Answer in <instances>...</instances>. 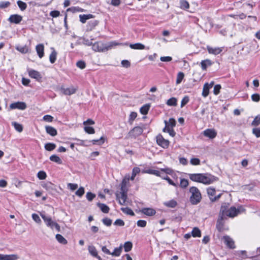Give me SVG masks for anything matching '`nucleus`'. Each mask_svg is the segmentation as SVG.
Wrapping results in <instances>:
<instances>
[{
    "label": "nucleus",
    "instance_id": "1",
    "mask_svg": "<svg viewBox=\"0 0 260 260\" xmlns=\"http://www.w3.org/2000/svg\"><path fill=\"white\" fill-rule=\"evenodd\" d=\"M122 43H119L116 41H112L105 44L102 42H97L92 44V50L97 52H105L108 51L112 48L121 45Z\"/></svg>",
    "mask_w": 260,
    "mask_h": 260
},
{
    "label": "nucleus",
    "instance_id": "33",
    "mask_svg": "<svg viewBox=\"0 0 260 260\" xmlns=\"http://www.w3.org/2000/svg\"><path fill=\"white\" fill-rule=\"evenodd\" d=\"M177 102L176 98H171L167 101L166 104L169 106H176L177 105Z\"/></svg>",
    "mask_w": 260,
    "mask_h": 260
},
{
    "label": "nucleus",
    "instance_id": "49",
    "mask_svg": "<svg viewBox=\"0 0 260 260\" xmlns=\"http://www.w3.org/2000/svg\"><path fill=\"white\" fill-rule=\"evenodd\" d=\"M84 188L83 187H80L75 192L76 196L81 197L84 193Z\"/></svg>",
    "mask_w": 260,
    "mask_h": 260
},
{
    "label": "nucleus",
    "instance_id": "14",
    "mask_svg": "<svg viewBox=\"0 0 260 260\" xmlns=\"http://www.w3.org/2000/svg\"><path fill=\"white\" fill-rule=\"evenodd\" d=\"M36 50L40 58L44 55V46L43 44H39L36 46Z\"/></svg>",
    "mask_w": 260,
    "mask_h": 260
},
{
    "label": "nucleus",
    "instance_id": "30",
    "mask_svg": "<svg viewBox=\"0 0 260 260\" xmlns=\"http://www.w3.org/2000/svg\"><path fill=\"white\" fill-rule=\"evenodd\" d=\"M56 239L57 241L62 244H66L68 243L67 240L61 235L56 234L55 236Z\"/></svg>",
    "mask_w": 260,
    "mask_h": 260
},
{
    "label": "nucleus",
    "instance_id": "13",
    "mask_svg": "<svg viewBox=\"0 0 260 260\" xmlns=\"http://www.w3.org/2000/svg\"><path fill=\"white\" fill-rule=\"evenodd\" d=\"M99 23L97 20H92L89 21L86 26V31H90L92 30Z\"/></svg>",
    "mask_w": 260,
    "mask_h": 260
},
{
    "label": "nucleus",
    "instance_id": "22",
    "mask_svg": "<svg viewBox=\"0 0 260 260\" xmlns=\"http://www.w3.org/2000/svg\"><path fill=\"white\" fill-rule=\"evenodd\" d=\"M88 249L91 255L99 258V259H101V257L100 256H98V251L94 246H88Z\"/></svg>",
    "mask_w": 260,
    "mask_h": 260
},
{
    "label": "nucleus",
    "instance_id": "47",
    "mask_svg": "<svg viewBox=\"0 0 260 260\" xmlns=\"http://www.w3.org/2000/svg\"><path fill=\"white\" fill-rule=\"evenodd\" d=\"M37 177L40 180H44L46 178L47 175L44 171H40L38 173Z\"/></svg>",
    "mask_w": 260,
    "mask_h": 260
},
{
    "label": "nucleus",
    "instance_id": "53",
    "mask_svg": "<svg viewBox=\"0 0 260 260\" xmlns=\"http://www.w3.org/2000/svg\"><path fill=\"white\" fill-rule=\"evenodd\" d=\"M67 186H68V187L69 188H70L72 191L76 190L78 187V185L77 184H74V183H69L67 184Z\"/></svg>",
    "mask_w": 260,
    "mask_h": 260
},
{
    "label": "nucleus",
    "instance_id": "25",
    "mask_svg": "<svg viewBox=\"0 0 260 260\" xmlns=\"http://www.w3.org/2000/svg\"><path fill=\"white\" fill-rule=\"evenodd\" d=\"M129 47L133 49H136V50H143L145 49V46L140 43L134 44H130Z\"/></svg>",
    "mask_w": 260,
    "mask_h": 260
},
{
    "label": "nucleus",
    "instance_id": "7",
    "mask_svg": "<svg viewBox=\"0 0 260 260\" xmlns=\"http://www.w3.org/2000/svg\"><path fill=\"white\" fill-rule=\"evenodd\" d=\"M188 176L192 181L203 183V173L189 174Z\"/></svg>",
    "mask_w": 260,
    "mask_h": 260
},
{
    "label": "nucleus",
    "instance_id": "45",
    "mask_svg": "<svg viewBox=\"0 0 260 260\" xmlns=\"http://www.w3.org/2000/svg\"><path fill=\"white\" fill-rule=\"evenodd\" d=\"M27 107V105L25 103L22 102H17V109L21 110H25Z\"/></svg>",
    "mask_w": 260,
    "mask_h": 260
},
{
    "label": "nucleus",
    "instance_id": "38",
    "mask_svg": "<svg viewBox=\"0 0 260 260\" xmlns=\"http://www.w3.org/2000/svg\"><path fill=\"white\" fill-rule=\"evenodd\" d=\"M50 160L55 162L58 164H62L61 159L58 156H57L56 155H52L50 156Z\"/></svg>",
    "mask_w": 260,
    "mask_h": 260
},
{
    "label": "nucleus",
    "instance_id": "32",
    "mask_svg": "<svg viewBox=\"0 0 260 260\" xmlns=\"http://www.w3.org/2000/svg\"><path fill=\"white\" fill-rule=\"evenodd\" d=\"M150 105L149 104H146V105H144V106H143L141 108H140V112L141 113V114H143V115H146V114H147L149 109H150Z\"/></svg>",
    "mask_w": 260,
    "mask_h": 260
},
{
    "label": "nucleus",
    "instance_id": "63",
    "mask_svg": "<svg viewBox=\"0 0 260 260\" xmlns=\"http://www.w3.org/2000/svg\"><path fill=\"white\" fill-rule=\"evenodd\" d=\"M252 133L257 137H260V128H254L252 129Z\"/></svg>",
    "mask_w": 260,
    "mask_h": 260
},
{
    "label": "nucleus",
    "instance_id": "54",
    "mask_svg": "<svg viewBox=\"0 0 260 260\" xmlns=\"http://www.w3.org/2000/svg\"><path fill=\"white\" fill-rule=\"evenodd\" d=\"M147 222L144 220H139L137 221V224L138 226L144 228L146 226Z\"/></svg>",
    "mask_w": 260,
    "mask_h": 260
},
{
    "label": "nucleus",
    "instance_id": "19",
    "mask_svg": "<svg viewBox=\"0 0 260 260\" xmlns=\"http://www.w3.org/2000/svg\"><path fill=\"white\" fill-rule=\"evenodd\" d=\"M207 50L209 53L213 54L214 55L219 54L222 50L221 48L215 47L212 48L209 46H207Z\"/></svg>",
    "mask_w": 260,
    "mask_h": 260
},
{
    "label": "nucleus",
    "instance_id": "15",
    "mask_svg": "<svg viewBox=\"0 0 260 260\" xmlns=\"http://www.w3.org/2000/svg\"><path fill=\"white\" fill-rule=\"evenodd\" d=\"M140 211L144 214L149 216H153L156 213L155 210L151 208H144Z\"/></svg>",
    "mask_w": 260,
    "mask_h": 260
},
{
    "label": "nucleus",
    "instance_id": "44",
    "mask_svg": "<svg viewBox=\"0 0 260 260\" xmlns=\"http://www.w3.org/2000/svg\"><path fill=\"white\" fill-rule=\"evenodd\" d=\"M189 5L188 3L184 0L180 1V8L182 9L186 10L189 8Z\"/></svg>",
    "mask_w": 260,
    "mask_h": 260
},
{
    "label": "nucleus",
    "instance_id": "41",
    "mask_svg": "<svg viewBox=\"0 0 260 260\" xmlns=\"http://www.w3.org/2000/svg\"><path fill=\"white\" fill-rule=\"evenodd\" d=\"M184 77V74L183 73L180 72L178 73L176 79V84H179L182 81Z\"/></svg>",
    "mask_w": 260,
    "mask_h": 260
},
{
    "label": "nucleus",
    "instance_id": "51",
    "mask_svg": "<svg viewBox=\"0 0 260 260\" xmlns=\"http://www.w3.org/2000/svg\"><path fill=\"white\" fill-rule=\"evenodd\" d=\"M84 131L88 134H93L95 133L94 129L92 127L90 126H85Z\"/></svg>",
    "mask_w": 260,
    "mask_h": 260
},
{
    "label": "nucleus",
    "instance_id": "24",
    "mask_svg": "<svg viewBox=\"0 0 260 260\" xmlns=\"http://www.w3.org/2000/svg\"><path fill=\"white\" fill-rule=\"evenodd\" d=\"M122 245H120L119 247L115 248L114 250V251L111 252V255L113 256H120L122 251Z\"/></svg>",
    "mask_w": 260,
    "mask_h": 260
},
{
    "label": "nucleus",
    "instance_id": "34",
    "mask_svg": "<svg viewBox=\"0 0 260 260\" xmlns=\"http://www.w3.org/2000/svg\"><path fill=\"white\" fill-rule=\"evenodd\" d=\"M98 206L103 212L106 213H108L109 211V208L106 205L102 203H99Z\"/></svg>",
    "mask_w": 260,
    "mask_h": 260
},
{
    "label": "nucleus",
    "instance_id": "62",
    "mask_svg": "<svg viewBox=\"0 0 260 260\" xmlns=\"http://www.w3.org/2000/svg\"><path fill=\"white\" fill-rule=\"evenodd\" d=\"M190 163L192 165H199L200 164V160L197 158H193L191 159Z\"/></svg>",
    "mask_w": 260,
    "mask_h": 260
},
{
    "label": "nucleus",
    "instance_id": "55",
    "mask_svg": "<svg viewBox=\"0 0 260 260\" xmlns=\"http://www.w3.org/2000/svg\"><path fill=\"white\" fill-rule=\"evenodd\" d=\"M32 218L33 220L36 221L38 223H40L41 222V220L39 216V215L37 214L34 213L32 214Z\"/></svg>",
    "mask_w": 260,
    "mask_h": 260
},
{
    "label": "nucleus",
    "instance_id": "43",
    "mask_svg": "<svg viewBox=\"0 0 260 260\" xmlns=\"http://www.w3.org/2000/svg\"><path fill=\"white\" fill-rule=\"evenodd\" d=\"M121 211L128 215L134 216L135 215L134 212L129 208L125 207V208H121Z\"/></svg>",
    "mask_w": 260,
    "mask_h": 260
},
{
    "label": "nucleus",
    "instance_id": "4",
    "mask_svg": "<svg viewBox=\"0 0 260 260\" xmlns=\"http://www.w3.org/2000/svg\"><path fill=\"white\" fill-rule=\"evenodd\" d=\"M143 132V127L141 126H136L128 132L125 137V139H136L137 137L140 136L142 134Z\"/></svg>",
    "mask_w": 260,
    "mask_h": 260
},
{
    "label": "nucleus",
    "instance_id": "56",
    "mask_svg": "<svg viewBox=\"0 0 260 260\" xmlns=\"http://www.w3.org/2000/svg\"><path fill=\"white\" fill-rule=\"evenodd\" d=\"M95 197V194L90 192H88L86 194V198L89 201H91Z\"/></svg>",
    "mask_w": 260,
    "mask_h": 260
},
{
    "label": "nucleus",
    "instance_id": "64",
    "mask_svg": "<svg viewBox=\"0 0 260 260\" xmlns=\"http://www.w3.org/2000/svg\"><path fill=\"white\" fill-rule=\"evenodd\" d=\"M43 120L49 122H51L53 121V117L49 115H46L43 117Z\"/></svg>",
    "mask_w": 260,
    "mask_h": 260
},
{
    "label": "nucleus",
    "instance_id": "20",
    "mask_svg": "<svg viewBox=\"0 0 260 260\" xmlns=\"http://www.w3.org/2000/svg\"><path fill=\"white\" fill-rule=\"evenodd\" d=\"M45 129L46 133L51 136H55L57 134L56 129L52 126H46Z\"/></svg>",
    "mask_w": 260,
    "mask_h": 260
},
{
    "label": "nucleus",
    "instance_id": "6",
    "mask_svg": "<svg viewBox=\"0 0 260 260\" xmlns=\"http://www.w3.org/2000/svg\"><path fill=\"white\" fill-rule=\"evenodd\" d=\"M207 191L208 195L210 198V200L212 202L216 201V200L219 199V198L220 197V194H218L217 196H215L216 190L214 188L211 187H208L207 189Z\"/></svg>",
    "mask_w": 260,
    "mask_h": 260
},
{
    "label": "nucleus",
    "instance_id": "27",
    "mask_svg": "<svg viewBox=\"0 0 260 260\" xmlns=\"http://www.w3.org/2000/svg\"><path fill=\"white\" fill-rule=\"evenodd\" d=\"M80 21L83 23H85L87 20L89 19L90 18H93V16L92 14H88V15H80L79 16Z\"/></svg>",
    "mask_w": 260,
    "mask_h": 260
},
{
    "label": "nucleus",
    "instance_id": "10",
    "mask_svg": "<svg viewBox=\"0 0 260 260\" xmlns=\"http://www.w3.org/2000/svg\"><path fill=\"white\" fill-rule=\"evenodd\" d=\"M204 135L210 139H214L217 136V132L214 129L209 128L205 130Z\"/></svg>",
    "mask_w": 260,
    "mask_h": 260
},
{
    "label": "nucleus",
    "instance_id": "9",
    "mask_svg": "<svg viewBox=\"0 0 260 260\" xmlns=\"http://www.w3.org/2000/svg\"><path fill=\"white\" fill-rule=\"evenodd\" d=\"M222 239L224 243L230 248L234 249L235 248V242L234 240L229 236H224Z\"/></svg>",
    "mask_w": 260,
    "mask_h": 260
},
{
    "label": "nucleus",
    "instance_id": "28",
    "mask_svg": "<svg viewBox=\"0 0 260 260\" xmlns=\"http://www.w3.org/2000/svg\"><path fill=\"white\" fill-rule=\"evenodd\" d=\"M165 127H172L173 128L176 125V121L174 118H170L169 121L165 120Z\"/></svg>",
    "mask_w": 260,
    "mask_h": 260
},
{
    "label": "nucleus",
    "instance_id": "3",
    "mask_svg": "<svg viewBox=\"0 0 260 260\" xmlns=\"http://www.w3.org/2000/svg\"><path fill=\"white\" fill-rule=\"evenodd\" d=\"M191 196L189 201L191 204L197 205L199 203L202 199V195L199 189L195 186L191 187L189 189Z\"/></svg>",
    "mask_w": 260,
    "mask_h": 260
},
{
    "label": "nucleus",
    "instance_id": "8",
    "mask_svg": "<svg viewBox=\"0 0 260 260\" xmlns=\"http://www.w3.org/2000/svg\"><path fill=\"white\" fill-rule=\"evenodd\" d=\"M156 142L158 145L164 148H168L169 145V141L165 139L160 135L156 137Z\"/></svg>",
    "mask_w": 260,
    "mask_h": 260
},
{
    "label": "nucleus",
    "instance_id": "16",
    "mask_svg": "<svg viewBox=\"0 0 260 260\" xmlns=\"http://www.w3.org/2000/svg\"><path fill=\"white\" fill-rule=\"evenodd\" d=\"M41 216L44 222H45L47 226L52 228V224L54 223V221H53L51 218L50 216H47L44 214H41Z\"/></svg>",
    "mask_w": 260,
    "mask_h": 260
},
{
    "label": "nucleus",
    "instance_id": "59",
    "mask_svg": "<svg viewBox=\"0 0 260 260\" xmlns=\"http://www.w3.org/2000/svg\"><path fill=\"white\" fill-rule=\"evenodd\" d=\"M10 3L9 2H1L0 9H4L9 6Z\"/></svg>",
    "mask_w": 260,
    "mask_h": 260
},
{
    "label": "nucleus",
    "instance_id": "50",
    "mask_svg": "<svg viewBox=\"0 0 260 260\" xmlns=\"http://www.w3.org/2000/svg\"><path fill=\"white\" fill-rule=\"evenodd\" d=\"M260 124V116H257L255 117L253 121L251 123L253 126H257Z\"/></svg>",
    "mask_w": 260,
    "mask_h": 260
},
{
    "label": "nucleus",
    "instance_id": "2",
    "mask_svg": "<svg viewBox=\"0 0 260 260\" xmlns=\"http://www.w3.org/2000/svg\"><path fill=\"white\" fill-rule=\"evenodd\" d=\"M220 213L224 217L225 216L234 217L240 213V209H236L235 207H232L229 208V204L223 203L221 205Z\"/></svg>",
    "mask_w": 260,
    "mask_h": 260
},
{
    "label": "nucleus",
    "instance_id": "52",
    "mask_svg": "<svg viewBox=\"0 0 260 260\" xmlns=\"http://www.w3.org/2000/svg\"><path fill=\"white\" fill-rule=\"evenodd\" d=\"M221 87L219 84H217L214 87L213 93L215 95H217L220 92Z\"/></svg>",
    "mask_w": 260,
    "mask_h": 260
},
{
    "label": "nucleus",
    "instance_id": "46",
    "mask_svg": "<svg viewBox=\"0 0 260 260\" xmlns=\"http://www.w3.org/2000/svg\"><path fill=\"white\" fill-rule=\"evenodd\" d=\"M17 5L21 11H24L27 7V5L25 3H24L21 1H17Z\"/></svg>",
    "mask_w": 260,
    "mask_h": 260
},
{
    "label": "nucleus",
    "instance_id": "61",
    "mask_svg": "<svg viewBox=\"0 0 260 260\" xmlns=\"http://www.w3.org/2000/svg\"><path fill=\"white\" fill-rule=\"evenodd\" d=\"M188 102L189 98L187 96H184L181 101V107L184 106Z\"/></svg>",
    "mask_w": 260,
    "mask_h": 260
},
{
    "label": "nucleus",
    "instance_id": "58",
    "mask_svg": "<svg viewBox=\"0 0 260 260\" xmlns=\"http://www.w3.org/2000/svg\"><path fill=\"white\" fill-rule=\"evenodd\" d=\"M251 99L253 101L257 102L260 100V95L257 93L253 94L251 95Z\"/></svg>",
    "mask_w": 260,
    "mask_h": 260
},
{
    "label": "nucleus",
    "instance_id": "57",
    "mask_svg": "<svg viewBox=\"0 0 260 260\" xmlns=\"http://www.w3.org/2000/svg\"><path fill=\"white\" fill-rule=\"evenodd\" d=\"M77 66L81 69H83L85 68L86 64L84 61L80 60L77 62Z\"/></svg>",
    "mask_w": 260,
    "mask_h": 260
},
{
    "label": "nucleus",
    "instance_id": "18",
    "mask_svg": "<svg viewBox=\"0 0 260 260\" xmlns=\"http://www.w3.org/2000/svg\"><path fill=\"white\" fill-rule=\"evenodd\" d=\"M28 74L31 78H34L37 80H40L42 78L41 74L36 70H30L28 71Z\"/></svg>",
    "mask_w": 260,
    "mask_h": 260
},
{
    "label": "nucleus",
    "instance_id": "29",
    "mask_svg": "<svg viewBox=\"0 0 260 260\" xmlns=\"http://www.w3.org/2000/svg\"><path fill=\"white\" fill-rule=\"evenodd\" d=\"M209 86L208 83H205L203 86L202 95L205 98L207 97L209 93V89L210 88Z\"/></svg>",
    "mask_w": 260,
    "mask_h": 260
},
{
    "label": "nucleus",
    "instance_id": "39",
    "mask_svg": "<svg viewBox=\"0 0 260 260\" xmlns=\"http://www.w3.org/2000/svg\"><path fill=\"white\" fill-rule=\"evenodd\" d=\"M17 50L22 53H26L29 52V48L27 45H25L24 46H20L17 47Z\"/></svg>",
    "mask_w": 260,
    "mask_h": 260
},
{
    "label": "nucleus",
    "instance_id": "42",
    "mask_svg": "<svg viewBox=\"0 0 260 260\" xmlns=\"http://www.w3.org/2000/svg\"><path fill=\"white\" fill-rule=\"evenodd\" d=\"M56 147V145L54 143H48L45 144V148L48 151H52Z\"/></svg>",
    "mask_w": 260,
    "mask_h": 260
},
{
    "label": "nucleus",
    "instance_id": "5",
    "mask_svg": "<svg viewBox=\"0 0 260 260\" xmlns=\"http://www.w3.org/2000/svg\"><path fill=\"white\" fill-rule=\"evenodd\" d=\"M203 184H211L218 180V178L209 173H203Z\"/></svg>",
    "mask_w": 260,
    "mask_h": 260
},
{
    "label": "nucleus",
    "instance_id": "60",
    "mask_svg": "<svg viewBox=\"0 0 260 260\" xmlns=\"http://www.w3.org/2000/svg\"><path fill=\"white\" fill-rule=\"evenodd\" d=\"M102 221L107 226H110L112 223V220L108 218L103 219Z\"/></svg>",
    "mask_w": 260,
    "mask_h": 260
},
{
    "label": "nucleus",
    "instance_id": "37",
    "mask_svg": "<svg viewBox=\"0 0 260 260\" xmlns=\"http://www.w3.org/2000/svg\"><path fill=\"white\" fill-rule=\"evenodd\" d=\"M140 172V169L138 167H135L133 169L132 175L130 179L131 180H134L136 176Z\"/></svg>",
    "mask_w": 260,
    "mask_h": 260
},
{
    "label": "nucleus",
    "instance_id": "35",
    "mask_svg": "<svg viewBox=\"0 0 260 260\" xmlns=\"http://www.w3.org/2000/svg\"><path fill=\"white\" fill-rule=\"evenodd\" d=\"M133 247V244L131 242H126L123 245L124 251L125 252H128L131 250Z\"/></svg>",
    "mask_w": 260,
    "mask_h": 260
},
{
    "label": "nucleus",
    "instance_id": "36",
    "mask_svg": "<svg viewBox=\"0 0 260 260\" xmlns=\"http://www.w3.org/2000/svg\"><path fill=\"white\" fill-rule=\"evenodd\" d=\"M163 132L168 133L169 135L172 137H174L176 135V133L174 131L173 128L169 127L168 126L165 127L163 129Z\"/></svg>",
    "mask_w": 260,
    "mask_h": 260
},
{
    "label": "nucleus",
    "instance_id": "12",
    "mask_svg": "<svg viewBox=\"0 0 260 260\" xmlns=\"http://www.w3.org/2000/svg\"><path fill=\"white\" fill-rule=\"evenodd\" d=\"M224 217L222 216V215L220 213L219 214V217L218 219L217 220V223H216V228L217 230L219 232H221L224 230L223 225H224V222H223V219Z\"/></svg>",
    "mask_w": 260,
    "mask_h": 260
},
{
    "label": "nucleus",
    "instance_id": "11",
    "mask_svg": "<svg viewBox=\"0 0 260 260\" xmlns=\"http://www.w3.org/2000/svg\"><path fill=\"white\" fill-rule=\"evenodd\" d=\"M116 196L119 203L121 205H124L127 199V193H116Z\"/></svg>",
    "mask_w": 260,
    "mask_h": 260
},
{
    "label": "nucleus",
    "instance_id": "31",
    "mask_svg": "<svg viewBox=\"0 0 260 260\" xmlns=\"http://www.w3.org/2000/svg\"><path fill=\"white\" fill-rule=\"evenodd\" d=\"M191 235L193 237H200L201 236V232L198 228L195 227L191 232Z\"/></svg>",
    "mask_w": 260,
    "mask_h": 260
},
{
    "label": "nucleus",
    "instance_id": "23",
    "mask_svg": "<svg viewBox=\"0 0 260 260\" xmlns=\"http://www.w3.org/2000/svg\"><path fill=\"white\" fill-rule=\"evenodd\" d=\"M212 61L209 59L202 60L201 62V68L203 70H206L208 66H211Z\"/></svg>",
    "mask_w": 260,
    "mask_h": 260
},
{
    "label": "nucleus",
    "instance_id": "40",
    "mask_svg": "<svg viewBox=\"0 0 260 260\" xmlns=\"http://www.w3.org/2000/svg\"><path fill=\"white\" fill-rule=\"evenodd\" d=\"M164 205L168 207L174 208L177 205V202L174 200L164 203Z\"/></svg>",
    "mask_w": 260,
    "mask_h": 260
},
{
    "label": "nucleus",
    "instance_id": "26",
    "mask_svg": "<svg viewBox=\"0 0 260 260\" xmlns=\"http://www.w3.org/2000/svg\"><path fill=\"white\" fill-rule=\"evenodd\" d=\"M143 173L153 174L156 176H161V172L159 171L155 170L149 169L146 171H144Z\"/></svg>",
    "mask_w": 260,
    "mask_h": 260
},
{
    "label": "nucleus",
    "instance_id": "17",
    "mask_svg": "<svg viewBox=\"0 0 260 260\" xmlns=\"http://www.w3.org/2000/svg\"><path fill=\"white\" fill-rule=\"evenodd\" d=\"M61 92L65 95H70L75 93L77 90V89L72 86L69 88H61Z\"/></svg>",
    "mask_w": 260,
    "mask_h": 260
},
{
    "label": "nucleus",
    "instance_id": "21",
    "mask_svg": "<svg viewBox=\"0 0 260 260\" xmlns=\"http://www.w3.org/2000/svg\"><path fill=\"white\" fill-rule=\"evenodd\" d=\"M52 52L49 55V60L51 63H53L56 60L57 52L53 47L51 48Z\"/></svg>",
    "mask_w": 260,
    "mask_h": 260
},
{
    "label": "nucleus",
    "instance_id": "48",
    "mask_svg": "<svg viewBox=\"0 0 260 260\" xmlns=\"http://www.w3.org/2000/svg\"><path fill=\"white\" fill-rule=\"evenodd\" d=\"M188 185V181L186 179H181L180 186L182 188H186Z\"/></svg>",
    "mask_w": 260,
    "mask_h": 260
}]
</instances>
